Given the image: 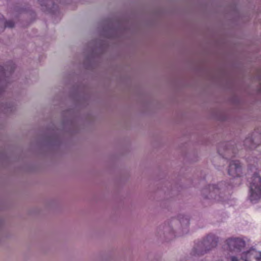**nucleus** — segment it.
Returning a JSON list of instances; mask_svg holds the SVG:
<instances>
[{
    "instance_id": "f257e3e1",
    "label": "nucleus",
    "mask_w": 261,
    "mask_h": 261,
    "mask_svg": "<svg viewBox=\"0 0 261 261\" xmlns=\"http://www.w3.org/2000/svg\"><path fill=\"white\" fill-rule=\"evenodd\" d=\"M250 200L257 202L261 198V177L257 173L254 174L250 181Z\"/></svg>"
},
{
    "instance_id": "f03ea898",
    "label": "nucleus",
    "mask_w": 261,
    "mask_h": 261,
    "mask_svg": "<svg viewBox=\"0 0 261 261\" xmlns=\"http://www.w3.org/2000/svg\"><path fill=\"white\" fill-rule=\"evenodd\" d=\"M245 246V242L242 239L230 238L226 240L224 247L225 249L230 251L238 252L241 251L242 248H244Z\"/></svg>"
},
{
    "instance_id": "7ed1b4c3",
    "label": "nucleus",
    "mask_w": 261,
    "mask_h": 261,
    "mask_svg": "<svg viewBox=\"0 0 261 261\" xmlns=\"http://www.w3.org/2000/svg\"><path fill=\"white\" fill-rule=\"evenodd\" d=\"M241 258L244 261H261V252L252 248L244 252Z\"/></svg>"
},
{
    "instance_id": "20e7f679",
    "label": "nucleus",
    "mask_w": 261,
    "mask_h": 261,
    "mask_svg": "<svg viewBox=\"0 0 261 261\" xmlns=\"http://www.w3.org/2000/svg\"><path fill=\"white\" fill-rule=\"evenodd\" d=\"M228 174L233 177H238L241 173V166L238 161H232L229 163Z\"/></svg>"
},
{
    "instance_id": "39448f33",
    "label": "nucleus",
    "mask_w": 261,
    "mask_h": 261,
    "mask_svg": "<svg viewBox=\"0 0 261 261\" xmlns=\"http://www.w3.org/2000/svg\"><path fill=\"white\" fill-rule=\"evenodd\" d=\"M206 241L210 243L212 247H214L217 245L218 238L213 234H210L207 236Z\"/></svg>"
},
{
    "instance_id": "423d86ee",
    "label": "nucleus",
    "mask_w": 261,
    "mask_h": 261,
    "mask_svg": "<svg viewBox=\"0 0 261 261\" xmlns=\"http://www.w3.org/2000/svg\"><path fill=\"white\" fill-rule=\"evenodd\" d=\"M8 71V68L7 67V69L4 68V67L0 66V81L4 80Z\"/></svg>"
},
{
    "instance_id": "0eeeda50",
    "label": "nucleus",
    "mask_w": 261,
    "mask_h": 261,
    "mask_svg": "<svg viewBox=\"0 0 261 261\" xmlns=\"http://www.w3.org/2000/svg\"><path fill=\"white\" fill-rule=\"evenodd\" d=\"M5 25L6 28H12L14 27V23L11 20L6 21Z\"/></svg>"
},
{
    "instance_id": "6e6552de",
    "label": "nucleus",
    "mask_w": 261,
    "mask_h": 261,
    "mask_svg": "<svg viewBox=\"0 0 261 261\" xmlns=\"http://www.w3.org/2000/svg\"><path fill=\"white\" fill-rule=\"evenodd\" d=\"M231 261H238V259L236 257L232 256L231 258Z\"/></svg>"
},
{
    "instance_id": "1a4fd4ad",
    "label": "nucleus",
    "mask_w": 261,
    "mask_h": 261,
    "mask_svg": "<svg viewBox=\"0 0 261 261\" xmlns=\"http://www.w3.org/2000/svg\"><path fill=\"white\" fill-rule=\"evenodd\" d=\"M13 67H11V69H10V72H10H10H12V71L13 70Z\"/></svg>"
},
{
    "instance_id": "9d476101",
    "label": "nucleus",
    "mask_w": 261,
    "mask_h": 261,
    "mask_svg": "<svg viewBox=\"0 0 261 261\" xmlns=\"http://www.w3.org/2000/svg\"><path fill=\"white\" fill-rule=\"evenodd\" d=\"M46 1H47V0H45ZM39 1L41 3L42 2V0H39Z\"/></svg>"
}]
</instances>
